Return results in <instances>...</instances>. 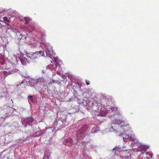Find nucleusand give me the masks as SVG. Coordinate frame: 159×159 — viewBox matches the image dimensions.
<instances>
[{
	"label": "nucleus",
	"instance_id": "1",
	"mask_svg": "<svg viewBox=\"0 0 159 159\" xmlns=\"http://www.w3.org/2000/svg\"><path fill=\"white\" fill-rule=\"evenodd\" d=\"M43 51L36 52L33 53H28L27 55V58L25 59L28 62L30 61H33L43 56Z\"/></svg>",
	"mask_w": 159,
	"mask_h": 159
},
{
	"label": "nucleus",
	"instance_id": "2",
	"mask_svg": "<svg viewBox=\"0 0 159 159\" xmlns=\"http://www.w3.org/2000/svg\"><path fill=\"white\" fill-rule=\"evenodd\" d=\"M85 135L84 131L82 129L79 130L76 133V140L77 142L79 140L83 139Z\"/></svg>",
	"mask_w": 159,
	"mask_h": 159
},
{
	"label": "nucleus",
	"instance_id": "3",
	"mask_svg": "<svg viewBox=\"0 0 159 159\" xmlns=\"http://www.w3.org/2000/svg\"><path fill=\"white\" fill-rule=\"evenodd\" d=\"M63 143L66 146H71L73 143V140L71 138H69L65 139L64 140Z\"/></svg>",
	"mask_w": 159,
	"mask_h": 159
},
{
	"label": "nucleus",
	"instance_id": "4",
	"mask_svg": "<svg viewBox=\"0 0 159 159\" xmlns=\"http://www.w3.org/2000/svg\"><path fill=\"white\" fill-rule=\"evenodd\" d=\"M34 119L32 117L27 118L25 120V122H26L29 125H31L32 122L33 121Z\"/></svg>",
	"mask_w": 159,
	"mask_h": 159
},
{
	"label": "nucleus",
	"instance_id": "5",
	"mask_svg": "<svg viewBox=\"0 0 159 159\" xmlns=\"http://www.w3.org/2000/svg\"><path fill=\"white\" fill-rule=\"evenodd\" d=\"M24 19L25 21V24H28L31 20V19L28 17H25L24 18Z\"/></svg>",
	"mask_w": 159,
	"mask_h": 159
},
{
	"label": "nucleus",
	"instance_id": "6",
	"mask_svg": "<svg viewBox=\"0 0 159 159\" xmlns=\"http://www.w3.org/2000/svg\"><path fill=\"white\" fill-rule=\"evenodd\" d=\"M122 122L123 121L122 120H115V123L119 124L122 123Z\"/></svg>",
	"mask_w": 159,
	"mask_h": 159
},
{
	"label": "nucleus",
	"instance_id": "7",
	"mask_svg": "<svg viewBox=\"0 0 159 159\" xmlns=\"http://www.w3.org/2000/svg\"><path fill=\"white\" fill-rule=\"evenodd\" d=\"M3 20L5 21H6L7 22H9L10 21L9 19L7 17H3Z\"/></svg>",
	"mask_w": 159,
	"mask_h": 159
},
{
	"label": "nucleus",
	"instance_id": "8",
	"mask_svg": "<svg viewBox=\"0 0 159 159\" xmlns=\"http://www.w3.org/2000/svg\"><path fill=\"white\" fill-rule=\"evenodd\" d=\"M112 110L113 111L116 112L117 111V108L116 107H112Z\"/></svg>",
	"mask_w": 159,
	"mask_h": 159
},
{
	"label": "nucleus",
	"instance_id": "9",
	"mask_svg": "<svg viewBox=\"0 0 159 159\" xmlns=\"http://www.w3.org/2000/svg\"><path fill=\"white\" fill-rule=\"evenodd\" d=\"M56 83V81L55 80H52L51 82H50V83H51V84H54V83Z\"/></svg>",
	"mask_w": 159,
	"mask_h": 159
},
{
	"label": "nucleus",
	"instance_id": "10",
	"mask_svg": "<svg viewBox=\"0 0 159 159\" xmlns=\"http://www.w3.org/2000/svg\"><path fill=\"white\" fill-rule=\"evenodd\" d=\"M142 154H144L146 152V151L144 150H141Z\"/></svg>",
	"mask_w": 159,
	"mask_h": 159
},
{
	"label": "nucleus",
	"instance_id": "11",
	"mask_svg": "<svg viewBox=\"0 0 159 159\" xmlns=\"http://www.w3.org/2000/svg\"><path fill=\"white\" fill-rule=\"evenodd\" d=\"M85 82H86V83L87 84V85H89V81H88V80H85Z\"/></svg>",
	"mask_w": 159,
	"mask_h": 159
},
{
	"label": "nucleus",
	"instance_id": "12",
	"mask_svg": "<svg viewBox=\"0 0 159 159\" xmlns=\"http://www.w3.org/2000/svg\"><path fill=\"white\" fill-rule=\"evenodd\" d=\"M56 83H57L58 84L60 85L61 84V83L60 82H59L58 81H56Z\"/></svg>",
	"mask_w": 159,
	"mask_h": 159
},
{
	"label": "nucleus",
	"instance_id": "13",
	"mask_svg": "<svg viewBox=\"0 0 159 159\" xmlns=\"http://www.w3.org/2000/svg\"><path fill=\"white\" fill-rule=\"evenodd\" d=\"M130 138L131 139V140L133 141H134V138H132V137H130Z\"/></svg>",
	"mask_w": 159,
	"mask_h": 159
},
{
	"label": "nucleus",
	"instance_id": "14",
	"mask_svg": "<svg viewBox=\"0 0 159 159\" xmlns=\"http://www.w3.org/2000/svg\"><path fill=\"white\" fill-rule=\"evenodd\" d=\"M28 97L29 98H30V99H32V98L33 97L32 96L30 95V96H28Z\"/></svg>",
	"mask_w": 159,
	"mask_h": 159
},
{
	"label": "nucleus",
	"instance_id": "15",
	"mask_svg": "<svg viewBox=\"0 0 159 159\" xmlns=\"http://www.w3.org/2000/svg\"><path fill=\"white\" fill-rule=\"evenodd\" d=\"M34 26H33V27H32V30H30V32H31L32 31H33V30H34Z\"/></svg>",
	"mask_w": 159,
	"mask_h": 159
},
{
	"label": "nucleus",
	"instance_id": "16",
	"mask_svg": "<svg viewBox=\"0 0 159 159\" xmlns=\"http://www.w3.org/2000/svg\"><path fill=\"white\" fill-rule=\"evenodd\" d=\"M43 159H48V156H44L43 158Z\"/></svg>",
	"mask_w": 159,
	"mask_h": 159
},
{
	"label": "nucleus",
	"instance_id": "17",
	"mask_svg": "<svg viewBox=\"0 0 159 159\" xmlns=\"http://www.w3.org/2000/svg\"><path fill=\"white\" fill-rule=\"evenodd\" d=\"M20 60V61L22 63H23V60Z\"/></svg>",
	"mask_w": 159,
	"mask_h": 159
},
{
	"label": "nucleus",
	"instance_id": "18",
	"mask_svg": "<svg viewBox=\"0 0 159 159\" xmlns=\"http://www.w3.org/2000/svg\"><path fill=\"white\" fill-rule=\"evenodd\" d=\"M55 62L57 63H58V61H57L56 60H55Z\"/></svg>",
	"mask_w": 159,
	"mask_h": 159
},
{
	"label": "nucleus",
	"instance_id": "19",
	"mask_svg": "<svg viewBox=\"0 0 159 159\" xmlns=\"http://www.w3.org/2000/svg\"><path fill=\"white\" fill-rule=\"evenodd\" d=\"M7 25H9V26H10L11 27H12L9 24H7Z\"/></svg>",
	"mask_w": 159,
	"mask_h": 159
},
{
	"label": "nucleus",
	"instance_id": "20",
	"mask_svg": "<svg viewBox=\"0 0 159 159\" xmlns=\"http://www.w3.org/2000/svg\"><path fill=\"white\" fill-rule=\"evenodd\" d=\"M98 106H101V104L100 103L99 105H98Z\"/></svg>",
	"mask_w": 159,
	"mask_h": 159
},
{
	"label": "nucleus",
	"instance_id": "21",
	"mask_svg": "<svg viewBox=\"0 0 159 159\" xmlns=\"http://www.w3.org/2000/svg\"><path fill=\"white\" fill-rule=\"evenodd\" d=\"M0 159H2L1 158H0Z\"/></svg>",
	"mask_w": 159,
	"mask_h": 159
}]
</instances>
